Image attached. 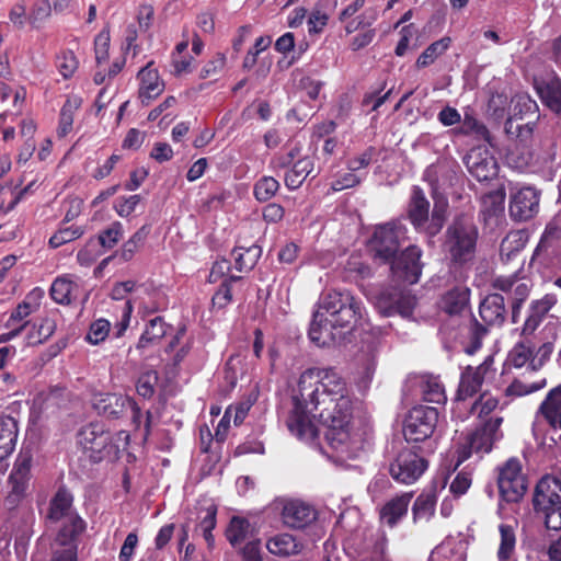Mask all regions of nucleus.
Listing matches in <instances>:
<instances>
[{
  "instance_id": "ea45409f",
  "label": "nucleus",
  "mask_w": 561,
  "mask_h": 561,
  "mask_svg": "<svg viewBox=\"0 0 561 561\" xmlns=\"http://www.w3.org/2000/svg\"><path fill=\"white\" fill-rule=\"evenodd\" d=\"M420 386L425 401L437 404L446 402L445 388L438 377L424 375Z\"/></svg>"
},
{
  "instance_id": "7ed1b4c3",
  "label": "nucleus",
  "mask_w": 561,
  "mask_h": 561,
  "mask_svg": "<svg viewBox=\"0 0 561 561\" xmlns=\"http://www.w3.org/2000/svg\"><path fill=\"white\" fill-rule=\"evenodd\" d=\"M477 240L478 229L472 219L461 215L447 228L443 248L453 264L463 266L473 261Z\"/></svg>"
},
{
  "instance_id": "a211bd4d",
  "label": "nucleus",
  "mask_w": 561,
  "mask_h": 561,
  "mask_svg": "<svg viewBox=\"0 0 561 561\" xmlns=\"http://www.w3.org/2000/svg\"><path fill=\"white\" fill-rule=\"evenodd\" d=\"M539 192L530 186L522 187L511 195L510 214L515 220L533 218L539 210Z\"/></svg>"
},
{
  "instance_id": "2eb2a0df",
  "label": "nucleus",
  "mask_w": 561,
  "mask_h": 561,
  "mask_svg": "<svg viewBox=\"0 0 561 561\" xmlns=\"http://www.w3.org/2000/svg\"><path fill=\"white\" fill-rule=\"evenodd\" d=\"M468 172L479 182H488L497 175V161L485 146L472 148L463 158Z\"/></svg>"
},
{
  "instance_id": "bb28decb",
  "label": "nucleus",
  "mask_w": 561,
  "mask_h": 561,
  "mask_svg": "<svg viewBox=\"0 0 561 561\" xmlns=\"http://www.w3.org/2000/svg\"><path fill=\"white\" fill-rule=\"evenodd\" d=\"M32 453L28 449H22L18 455L13 469L9 476V486H20L26 490L32 467Z\"/></svg>"
},
{
  "instance_id": "6ab92c4d",
  "label": "nucleus",
  "mask_w": 561,
  "mask_h": 561,
  "mask_svg": "<svg viewBox=\"0 0 561 561\" xmlns=\"http://www.w3.org/2000/svg\"><path fill=\"white\" fill-rule=\"evenodd\" d=\"M85 522L80 516H70L67 519L59 522L54 528L57 529L51 546L73 549L78 551L79 537L85 530Z\"/></svg>"
},
{
  "instance_id": "423d86ee",
  "label": "nucleus",
  "mask_w": 561,
  "mask_h": 561,
  "mask_svg": "<svg viewBox=\"0 0 561 561\" xmlns=\"http://www.w3.org/2000/svg\"><path fill=\"white\" fill-rule=\"evenodd\" d=\"M502 422V417H491L470 433L457 449V466L467 460L473 453H490L493 444L502 437L500 432Z\"/></svg>"
},
{
  "instance_id": "a19ab883",
  "label": "nucleus",
  "mask_w": 561,
  "mask_h": 561,
  "mask_svg": "<svg viewBox=\"0 0 561 561\" xmlns=\"http://www.w3.org/2000/svg\"><path fill=\"white\" fill-rule=\"evenodd\" d=\"M44 295V291L41 288H35L28 296L27 299L34 298V302H30L27 300L22 301L16 306V308L11 312L10 318L8 319L5 327L12 328L15 322L25 320L31 313L37 310L39 304L37 302Z\"/></svg>"
},
{
  "instance_id": "338daca9",
  "label": "nucleus",
  "mask_w": 561,
  "mask_h": 561,
  "mask_svg": "<svg viewBox=\"0 0 561 561\" xmlns=\"http://www.w3.org/2000/svg\"><path fill=\"white\" fill-rule=\"evenodd\" d=\"M553 352V344L551 342H545L537 347L536 353H533L530 367L533 370L538 369L543 363L550 357Z\"/></svg>"
},
{
  "instance_id": "c756f323",
  "label": "nucleus",
  "mask_w": 561,
  "mask_h": 561,
  "mask_svg": "<svg viewBox=\"0 0 561 561\" xmlns=\"http://www.w3.org/2000/svg\"><path fill=\"white\" fill-rule=\"evenodd\" d=\"M470 289L466 286H456L442 298V308L448 314H459L469 305Z\"/></svg>"
},
{
  "instance_id": "20e7f679",
  "label": "nucleus",
  "mask_w": 561,
  "mask_h": 561,
  "mask_svg": "<svg viewBox=\"0 0 561 561\" xmlns=\"http://www.w3.org/2000/svg\"><path fill=\"white\" fill-rule=\"evenodd\" d=\"M446 208V201L436 203L430 217V202L424 192L419 186L412 188L408 216L415 229L428 236L437 234L443 228Z\"/></svg>"
},
{
  "instance_id": "69168bd1",
  "label": "nucleus",
  "mask_w": 561,
  "mask_h": 561,
  "mask_svg": "<svg viewBox=\"0 0 561 561\" xmlns=\"http://www.w3.org/2000/svg\"><path fill=\"white\" fill-rule=\"evenodd\" d=\"M226 64V58L222 54H217L209 60L201 70V78H213L220 73Z\"/></svg>"
},
{
  "instance_id": "ddd939ff",
  "label": "nucleus",
  "mask_w": 561,
  "mask_h": 561,
  "mask_svg": "<svg viewBox=\"0 0 561 561\" xmlns=\"http://www.w3.org/2000/svg\"><path fill=\"white\" fill-rule=\"evenodd\" d=\"M399 233L400 227L394 222L377 226L369 240V248L374 252V256L382 262L392 260L400 247Z\"/></svg>"
},
{
  "instance_id": "603ef678",
  "label": "nucleus",
  "mask_w": 561,
  "mask_h": 561,
  "mask_svg": "<svg viewBox=\"0 0 561 561\" xmlns=\"http://www.w3.org/2000/svg\"><path fill=\"white\" fill-rule=\"evenodd\" d=\"M83 233V228L79 226L61 228L50 237L48 243L51 248L56 249L80 238Z\"/></svg>"
},
{
  "instance_id": "49530a36",
  "label": "nucleus",
  "mask_w": 561,
  "mask_h": 561,
  "mask_svg": "<svg viewBox=\"0 0 561 561\" xmlns=\"http://www.w3.org/2000/svg\"><path fill=\"white\" fill-rule=\"evenodd\" d=\"M499 531L501 541L497 550V559L499 561H511L516 545L515 529L512 525L501 524Z\"/></svg>"
},
{
  "instance_id": "72a5a7b5",
  "label": "nucleus",
  "mask_w": 561,
  "mask_h": 561,
  "mask_svg": "<svg viewBox=\"0 0 561 561\" xmlns=\"http://www.w3.org/2000/svg\"><path fill=\"white\" fill-rule=\"evenodd\" d=\"M437 495L434 489L423 491L415 500L412 506L414 523L419 520H430L435 513Z\"/></svg>"
},
{
  "instance_id": "2f4dec72",
  "label": "nucleus",
  "mask_w": 561,
  "mask_h": 561,
  "mask_svg": "<svg viewBox=\"0 0 561 561\" xmlns=\"http://www.w3.org/2000/svg\"><path fill=\"white\" fill-rule=\"evenodd\" d=\"M18 424L11 416H0V459L8 457L15 447Z\"/></svg>"
},
{
  "instance_id": "774afa93",
  "label": "nucleus",
  "mask_w": 561,
  "mask_h": 561,
  "mask_svg": "<svg viewBox=\"0 0 561 561\" xmlns=\"http://www.w3.org/2000/svg\"><path fill=\"white\" fill-rule=\"evenodd\" d=\"M471 485V477L467 472H459L453 482L450 483L449 490L456 495L460 496L465 494Z\"/></svg>"
},
{
  "instance_id": "09e8293b",
  "label": "nucleus",
  "mask_w": 561,
  "mask_h": 561,
  "mask_svg": "<svg viewBox=\"0 0 561 561\" xmlns=\"http://www.w3.org/2000/svg\"><path fill=\"white\" fill-rule=\"evenodd\" d=\"M430 561H466V556L461 547H457L451 541H445L432 551Z\"/></svg>"
},
{
  "instance_id": "58836bf2",
  "label": "nucleus",
  "mask_w": 561,
  "mask_h": 561,
  "mask_svg": "<svg viewBox=\"0 0 561 561\" xmlns=\"http://www.w3.org/2000/svg\"><path fill=\"white\" fill-rule=\"evenodd\" d=\"M262 250L259 245H251L248 248L238 247L233 250L232 255L234 259V267L239 272H249L257 263Z\"/></svg>"
},
{
  "instance_id": "1a4fd4ad",
  "label": "nucleus",
  "mask_w": 561,
  "mask_h": 561,
  "mask_svg": "<svg viewBox=\"0 0 561 561\" xmlns=\"http://www.w3.org/2000/svg\"><path fill=\"white\" fill-rule=\"evenodd\" d=\"M438 411L433 407H414L404 420L403 435L408 442H424L434 434Z\"/></svg>"
},
{
  "instance_id": "de8ad7c7",
  "label": "nucleus",
  "mask_w": 561,
  "mask_h": 561,
  "mask_svg": "<svg viewBox=\"0 0 561 561\" xmlns=\"http://www.w3.org/2000/svg\"><path fill=\"white\" fill-rule=\"evenodd\" d=\"M456 133L466 136H473L478 140L491 141V135L485 125L468 113L465 114L461 125Z\"/></svg>"
},
{
  "instance_id": "37998d69",
  "label": "nucleus",
  "mask_w": 561,
  "mask_h": 561,
  "mask_svg": "<svg viewBox=\"0 0 561 561\" xmlns=\"http://www.w3.org/2000/svg\"><path fill=\"white\" fill-rule=\"evenodd\" d=\"M167 330L168 325L161 317L151 319L141 334L137 347L146 348L150 344L157 343L167 334Z\"/></svg>"
},
{
  "instance_id": "f03ea898",
  "label": "nucleus",
  "mask_w": 561,
  "mask_h": 561,
  "mask_svg": "<svg viewBox=\"0 0 561 561\" xmlns=\"http://www.w3.org/2000/svg\"><path fill=\"white\" fill-rule=\"evenodd\" d=\"M363 301L350 290L333 289L321 295L309 328V337L318 346L335 343L336 329L352 331L365 322Z\"/></svg>"
},
{
  "instance_id": "dca6fc26",
  "label": "nucleus",
  "mask_w": 561,
  "mask_h": 561,
  "mask_svg": "<svg viewBox=\"0 0 561 561\" xmlns=\"http://www.w3.org/2000/svg\"><path fill=\"white\" fill-rule=\"evenodd\" d=\"M421 254L417 247L410 245L400 255H394L390 260L393 278L408 284L417 283L422 273Z\"/></svg>"
},
{
  "instance_id": "cd10ccee",
  "label": "nucleus",
  "mask_w": 561,
  "mask_h": 561,
  "mask_svg": "<svg viewBox=\"0 0 561 561\" xmlns=\"http://www.w3.org/2000/svg\"><path fill=\"white\" fill-rule=\"evenodd\" d=\"M267 550L277 557L298 554L302 545L290 534H277L266 541Z\"/></svg>"
},
{
  "instance_id": "393cba45",
  "label": "nucleus",
  "mask_w": 561,
  "mask_h": 561,
  "mask_svg": "<svg viewBox=\"0 0 561 561\" xmlns=\"http://www.w3.org/2000/svg\"><path fill=\"white\" fill-rule=\"evenodd\" d=\"M151 65L152 62H149L138 72V79L140 80L139 99L145 105H148L152 99L159 96L164 90V83L160 80L158 71L151 68Z\"/></svg>"
},
{
  "instance_id": "c85d7f7f",
  "label": "nucleus",
  "mask_w": 561,
  "mask_h": 561,
  "mask_svg": "<svg viewBox=\"0 0 561 561\" xmlns=\"http://www.w3.org/2000/svg\"><path fill=\"white\" fill-rule=\"evenodd\" d=\"M313 170V159L309 156L299 158L285 173V185L288 190H297Z\"/></svg>"
},
{
  "instance_id": "6e6d98bb",
  "label": "nucleus",
  "mask_w": 561,
  "mask_h": 561,
  "mask_svg": "<svg viewBox=\"0 0 561 561\" xmlns=\"http://www.w3.org/2000/svg\"><path fill=\"white\" fill-rule=\"evenodd\" d=\"M239 279H241L240 276H230L229 278H226L214 295L213 304L219 308L226 307L232 299L230 284Z\"/></svg>"
},
{
  "instance_id": "8fccbe9b",
  "label": "nucleus",
  "mask_w": 561,
  "mask_h": 561,
  "mask_svg": "<svg viewBox=\"0 0 561 561\" xmlns=\"http://www.w3.org/2000/svg\"><path fill=\"white\" fill-rule=\"evenodd\" d=\"M279 190V182L273 176H263L254 185V196L259 202L270 201Z\"/></svg>"
},
{
  "instance_id": "f704fd0d",
  "label": "nucleus",
  "mask_w": 561,
  "mask_h": 561,
  "mask_svg": "<svg viewBox=\"0 0 561 561\" xmlns=\"http://www.w3.org/2000/svg\"><path fill=\"white\" fill-rule=\"evenodd\" d=\"M539 410L551 425L561 428V385L549 391Z\"/></svg>"
},
{
  "instance_id": "f257e3e1",
  "label": "nucleus",
  "mask_w": 561,
  "mask_h": 561,
  "mask_svg": "<svg viewBox=\"0 0 561 561\" xmlns=\"http://www.w3.org/2000/svg\"><path fill=\"white\" fill-rule=\"evenodd\" d=\"M287 419L291 434L302 440L318 436L314 420L325 427V439L340 461L355 459L365 450L369 427L353 416V402L344 379L331 368H309L293 393Z\"/></svg>"
},
{
  "instance_id": "4468645a",
  "label": "nucleus",
  "mask_w": 561,
  "mask_h": 561,
  "mask_svg": "<svg viewBox=\"0 0 561 561\" xmlns=\"http://www.w3.org/2000/svg\"><path fill=\"white\" fill-rule=\"evenodd\" d=\"M493 287L510 295L512 302V320L516 323L522 306L530 295L533 288L531 280L518 277L516 274L500 276L493 280Z\"/></svg>"
},
{
  "instance_id": "0e129e2a",
  "label": "nucleus",
  "mask_w": 561,
  "mask_h": 561,
  "mask_svg": "<svg viewBox=\"0 0 561 561\" xmlns=\"http://www.w3.org/2000/svg\"><path fill=\"white\" fill-rule=\"evenodd\" d=\"M140 202V195H131L129 197H119L115 202V210L121 217L129 216Z\"/></svg>"
},
{
  "instance_id": "a878e982",
  "label": "nucleus",
  "mask_w": 561,
  "mask_h": 561,
  "mask_svg": "<svg viewBox=\"0 0 561 561\" xmlns=\"http://www.w3.org/2000/svg\"><path fill=\"white\" fill-rule=\"evenodd\" d=\"M535 89L542 101L552 112L561 115V80L553 77L536 82Z\"/></svg>"
},
{
  "instance_id": "4c0bfd02",
  "label": "nucleus",
  "mask_w": 561,
  "mask_h": 561,
  "mask_svg": "<svg viewBox=\"0 0 561 561\" xmlns=\"http://www.w3.org/2000/svg\"><path fill=\"white\" fill-rule=\"evenodd\" d=\"M56 331V322L49 317H44L38 323H33L26 334V344L34 346L46 342Z\"/></svg>"
},
{
  "instance_id": "9d476101",
  "label": "nucleus",
  "mask_w": 561,
  "mask_h": 561,
  "mask_svg": "<svg viewBox=\"0 0 561 561\" xmlns=\"http://www.w3.org/2000/svg\"><path fill=\"white\" fill-rule=\"evenodd\" d=\"M497 486L507 503H516L525 495L527 482L518 459L511 458L499 469Z\"/></svg>"
},
{
  "instance_id": "412c9836",
  "label": "nucleus",
  "mask_w": 561,
  "mask_h": 561,
  "mask_svg": "<svg viewBox=\"0 0 561 561\" xmlns=\"http://www.w3.org/2000/svg\"><path fill=\"white\" fill-rule=\"evenodd\" d=\"M557 302L558 298L554 294H546L540 299L533 300L529 305L528 314L522 328V336H530L534 334Z\"/></svg>"
},
{
  "instance_id": "13d9d810",
  "label": "nucleus",
  "mask_w": 561,
  "mask_h": 561,
  "mask_svg": "<svg viewBox=\"0 0 561 561\" xmlns=\"http://www.w3.org/2000/svg\"><path fill=\"white\" fill-rule=\"evenodd\" d=\"M57 68L64 78L71 77L78 68V60L75 54L68 50L58 56Z\"/></svg>"
},
{
  "instance_id": "3c124183",
  "label": "nucleus",
  "mask_w": 561,
  "mask_h": 561,
  "mask_svg": "<svg viewBox=\"0 0 561 561\" xmlns=\"http://www.w3.org/2000/svg\"><path fill=\"white\" fill-rule=\"evenodd\" d=\"M159 376L156 370L149 369L144 371L136 383V390L139 396L145 399H150L153 397L156 391V386L158 383Z\"/></svg>"
},
{
  "instance_id": "473e14b6",
  "label": "nucleus",
  "mask_w": 561,
  "mask_h": 561,
  "mask_svg": "<svg viewBox=\"0 0 561 561\" xmlns=\"http://www.w3.org/2000/svg\"><path fill=\"white\" fill-rule=\"evenodd\" d=\"M252 528L250 522L240 516H233L226 529L227 540L232 547H239L250 540Z\"/></svg>"
},
{
  "instance_id": "39448f33",
  "label": "nucleus",
  "mask_w": 561,
  "mask_h": 561,
  "mask_svg": "<svg viewBox=\"0 0 561 561\" xmlns=\"http://www.w3.org/2000/svg\"><path fill=\"white\" fill-rule=\"evenodd\" d=\"M534 506L543 515L548 529H561V479L554 476L542 477L535 489Z\"/></svg>"
},
{
  "instance_id": "f8f14e48",
  "label": "nucleus",
  "mask_w": 561,
  "mask_h": 561,
  "mask_svg": "<svg viewBox=\"0 0 561 561\" xmlns=\"http://www.w3.org/2000/svg\"><path fill=\"white\" fill-rule=\"evenodd\" d=\"M78 444L92 461L100 462L111 454V434L99 424H89L78 434Z\"/></svg>"
},
{
  "instance_id": "4d7b16f0",
  "label": "nucleus",
  "mask_w": 561,
  "mask_h": 561,
  "mask_svg": "<svg viewBox=\"0 0 561 561\" xmlns=\"http://www.w3.org/2000/svg\"><path fill=\"white\" fill-rule=\"evenodd\" d=\"M111 323L105 319L94 321L87 335L88 342L91 344H99L104 341L110 332Z\"/></svg>"
},
{
  "instance_id": "bf43d9fd",
  "label": "nucleus",
  "mask_w": 561,
  "mask_h": 561,
  "mask_svg": "<svg viewBox=\"0 0 561 561\" xmlns=\"http://www.w3.org/2000/svg\"><path fill=\"white\" fill-rule=\"evenodd\" d=\"M497 407V400L491 396L482 394L470 404V413H477L480 417L488 415Z\"/></svg>"
},
{
  "instance_id": "c9c22d12",
  "label": "nucleus",
  "mask_w": 561,
  "mask_h": 561,
  "mask_svg": "<svg viewBox=\"0 0 561 561\" xmlns=\"http://www.w3.org/2000/svg\"><path fill=\"white\" fill-rule=\"evenodd\" d=\"M535 348L536 344L529 336H523V340L510 351L506 363L515 368H522L526 364L530 366Z\"/></svg>"
},
{
  "instance_id": "aec40b11",
  "label": "nucleus",
  "mask_w": 561,
  "mask_h": 561,
  "mask_svg": "<svg viewBox=\"0 0 561 561\" xmlns=\"http://www.w3.org/2000/svg\"><path fill=\"white\" fill-rule=\"evenodd\" d=\"M282 518L288 527L301 529L316 520L317 512L310 504L299 500H291L284 504Z\"/></svg>"
},
{
  "instance_id": "5701e85b",
  "label": "nucleus",
  "mask_w": 561,
  "mask_h": 561,
  "mask_svg": "<svg viewBox=\"0 0 561 561\" xmlns=\"http://www.w3.org/2000/svg\"><path fill=\"white\" fill-rule=\"evenodd\" d=\"M413 492H404L385 503L380 508L379 518L383 525L394 527L408 513Z\"/></svg>"
},
{
  "instance_id": "9b49d317",
  "label": "nucleus",
  "mask_w": 561,
  "mask_h": 561,
  "mask_svg": "<svg viewBox=\"0 0 561 561\" xmlns=\"http://www.w3.org/2000/svg\"><path fill=\"white\" fill-rule=\"evenodd\" d=\"M428 467L427 460L412 449H402L390 463L389 473L402 484L416 482Z\"/></svg>"
},
{
  "instance_id": "c03bdc74",
  "label": "nucleus",
  "mask_w": 561,
  "mask_h": 561,
  "mask_svg": "<svg viewBox=\"0 0 561 561\" xmlns=\"http://www.w3.org/2000/svg\"><path fill=\"white\" fill-rule=\"evenodd\" d=\"M216 515L217 507L215 505H208L205 508H201L198 513L199 523L196 526V531H199L203 535L209 548H211L215 542L211 531L216 526Z\"/></svg>"
},
{
  "instance_id": "b1692460",
  "label": "nucleus",
  "mask_w": 561,
  "mask_h": 561,
  "mask_svg": "<svg viewBox=\"0 0 561 561\" xmlns=\"http://www.w3.org/2000/svg\"><path fill=\"white\" fill-rule=\"evenodd\" d=\"M479 313L486 325H502L506 319L504 297L500 294L488 295L480 304Z\"/></svg>"
},
{
  "instance_id": "e433bc0d",
  "label": "nucleus",
  "mask_w": 561,
  "mask_h": 561,
  "mask_svg": "<svg viewBox=\"0 0 561 561\" xmlns=\"http://www.w3.org/2000/svg\"><path fill=\"white\" fill-rule=\"evenodd\" d=\"M526 241L527 238L524 231H511L501 242V260L503 262H510L525 248Z\"/></svg>"
},
{
  "instance_id": "a18cd8bd",
  "label": "nucleus",
  "mask_w": 561,
  "mask_h": 561,
  "mask_svg": "<svg viewBox=\"0 0 561 561\" xmlns=\"http://www.w3.org/2000/svg\"><path fill=\"white\" fill-rule=\"evenodd\" d=\"M451 38L448 36L432 43L417 58L415 66L425 68L435 62V60L444 55L450 47Z\"/></svg>"
},
{
  "instance_id": "79ce46f5",
  "label": "nucleus",
  "mask_w": 561,
  "mask_h": 561,
  "mask_svg": "<svg viewBox=\"0 0 561 561\" xmlns=\"http://www.w3.org/2000/svg\"><path fill=\"white\" fill-rule=\"evenodd\" d=\"M81 105L80 98H69L60 110L59 124L57 128L58 137H66L71 130L73 125V116L76 111Z\"/></svg>"
},
{
  "instance_id": "7c9ffc66",
  "label": "nucleus",
  "mask_w": 561,
  "mask_h": 561,
  "mask_svg": "<svg viewBox=\"0 0 561 561\" xmlns=\"http://www.w3.org/2000/svg\"><path fill=\"white\" fill-rule=\"evenodd\" d=\"M79 286L69 275L57 277L50 287V296L60 305H69L78 294Z\"/></svg>"
},
{
  "instance_id": "4be33fe9",
  "label": "nucleus",
  "mask_w": 561,
  "mask_h": 561,
  "mask_svg": "<svg viewBox=\"0 0 561 561\" xmlns=\"http://www.w3.org/2000/svg\"><path fill=\"white\" fill-rule=\"evenodd\" d=\"M70 516H79L72 507V495L64 488H60L49 502L46 515V523L49 528L55 527L59 522Z\"/></svg>"
},
{
  "instance_id": "e2e57ef3",
  "label": "nucleus",
  "mask_w": 561,
  "mask_h": 561,
  "mask_svg": "<svg viewBox=\"0 0 561 561\" xmlns=\"http://www.w3.org/2000/svg\"><path fill=\"white\" fill-rule=\"evenodd\" d=\"M51 12V5L49 0H38L34 5L30 14V22L37 24L49 18Z\"/></svg>"
},
{
  "instance_id": "052dcab7",
  "label": "nucleus",
  "mask_w": 561,
  "mask_h": 561,
  "mask_svg": "<svg viewBox=\"0 0 561 561\" xmlns=\"http://www.w3.org/2000/svg\"><path fill=\"white\" fill-rule=\"evenodd\" d=\"M545 380L540 383L525 385L520 380H514L505 390L506 396L522 397L541 389Z\"/></svg>"
},
{
  "instance_id": "5fc2aeb1",
  "label": "nucleus",
  "mask_w": 561,
  "mask_h": 561,
  "mask_svg": "<svg viewBox=\"0 0 561 561\" xmlns=\"http://www.w3.org/2000/svg\"><path fill=\"white\" fill-rule=\"evenodd\" d=\"M505 193L501 190L490 192L482 197V206L488 215H496L504 209Z\"/></svg>"
},
{
  "instance_id": "6e6552de",
  "label": "nucleus",
  "mask_w": 561,
  "mask_h": 561,
  "mask_svg": "<svg viewBox=\"0 0 561 561\" xmlns=\"http://www.w3.org/2000/svg\"><path fill=\"white\" fill-rule=\"evenodd\" d=\"M493 364V356L489 355L479 366H467L462 370L455 399L457 409L467 408L466 400L474 397L485 380L494 378L496 369Z\"/></svg>"
},
{
  "instance_id": "f3484780",
  "label": "nucleus",
  "mask_w": 561,
  "mask_h": 561,
  "mask_svg": "<svg viewBox=\"0 0 561 561\" xmlns=\"http://www.w3.org/2000/svg\"><path fill=\"white\" fill-rule=\"evenodd\" d=\"M93 407L99 414L110 419H118L127 410L131 411L134 419L140 415V409L133 399L116 393H105L95 397Z\"/></svg>"
},
{
  "instance_id": "864d4df0",
  "label": "nucleus",
  "mask_w": 561,
  "mask_h": 561,
  "mask_svg": "<svg viewBox=\"0 0 561 561\" xmlns=\"http://www.w3.org/2000/svg\"><path fill=\"white\" fill-rule=\"evenodd\" d=\"M122 237L123 225L119 221H114L110 227L100 232L98 240L103 248L112 249Z\"/></svg>"
},
{
  "instance_id": "0eeeda50",
  "label": "nucleus",
  "mask_w": 561,
  "mask_h": 561,
  "mask_svg": "<svg viewBox=\"0 0 561 561\" xmlns=\"http://www.w3.org/2000/svg\"><path fill=\"white\" fill-rule=\"evenodd\" d=\"M375 306L382 317L400 316L403 319H412L417 299L410 290L391 286L379 291Z\"/></svg>"
},
{
  "instance_id": "680f3d73",
  "label": "nucleus",
  "mask_w": 561,
  "mask_h": 561,
  "mask_svg": "<svg viewBox=\"0 0 561 561\" xmlns=\"http://www.w3.org/2000/svg\"><path fill=\"white\" fill-rule=\"evenodd\" d=\"M486 328L477 321L471 324L469 332L471 345L466 348L468 354H473L478 348H480L482 339L486 335Z\"/></svg>"
}]
</instances>
